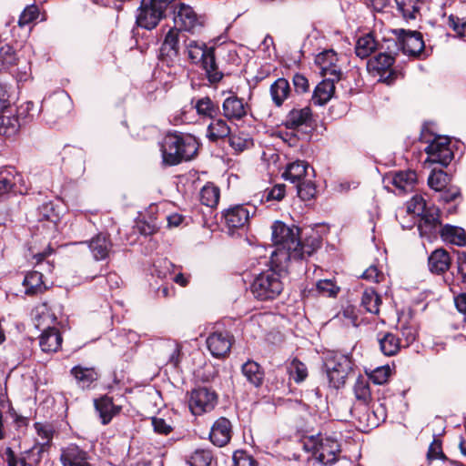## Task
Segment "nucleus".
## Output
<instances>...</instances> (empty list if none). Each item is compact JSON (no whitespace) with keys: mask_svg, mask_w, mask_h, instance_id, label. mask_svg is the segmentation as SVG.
<instances>
[{"mask_svg":"<svg viewBox=\"0 0 466 466\" xmlns=\"http://www.w3.org/2000/svg\"><path fill=\"white\" fill-rule=\"evenodd\" d=\"M70 374L76 380L78 387L83 390H89L92 384L99 379V373L94 367L86 368L76 365L70 370Z\"/></svg>","mask_w":466,"mask_h":466,"instance_id":"bb28decb","label":"nucleus"},{"mask_svg":"<svg viewBox=\"0 0 466 466\" xmlns=\"http://www.w3.org/2000/svg\"><path fill=\"white\" fill-rule=\"evenodd\" d=\"M187 50L190 63H200V66L205 71L210 84H217L222 80L224 74L218 69L215 46L208 47L205 43L190 40L187 45Z\"/></svg>","mask_w":466,"mask_h":466,"instance_id":"20e7f679","label":"nucleus"},{"mask_svg":"<svg viewBox=\"0 0 466 466\" xmlns=\"http://www.w3.org/2000/svg\"><path fill=\"white\" fill-rule=\"evenodd\" d=\"M229 146L238 152H243L253 145V140L248 134L239 132L238 134H231L228 137Z\"/></svg>","mask_w":466,"mask_h":466,"instance_id":"3c124183","label":"nucleus"},{"mask_svg":"<svg viewBox=\"0 0 466 466\" xmlns=\"http://www.w3.org/2000/svg\"><path fill=\"white\" fill-rule=\"evenodd\" d=\"M391 370L389 365L378 367L368 374L369 380L377 385H382L386 383L389 380Z\"/></svg>","mask_w":466,"mask_h":466,"instance_id":"bf43d9fd","label":"nucleus"},{"mask_svg":"<svg viewBox=\"0 0 466 466\" xmlns=\"http://www.w3.org/2000/svg\"><path fill=\"white\" fill-rule=\"evenodd\" d=\"M378 340L385 356H394L400 350V339L391 332H380Z\"/></svg>","mask_w":466,"mask_h":466,"instance_id":"ea45409f","label":"nucleus"},{"mask_svg":"<svg viewBox=\"0 0 466 466\" xmlns=\"http://www.w3.org/2000/svg\"><path fill=\"white\" fill-rule=\"evenodd\" d=\"M43 274L38 271H29L25 274L23 280V286L25 289V293L28 296L41 294L46 290L43 280Z\"/></svg>","mask_w":466,"mask_h":466,"instance_id":"c9c22d12","label":"nucleus"},{"mask_svg":"<svg viewBox=\"0 0 466 466\" xmlns=\"http://www.w3.org/2000/svg\"><path fill=\"white\" fill-rule=\"evenodd\" d=\"M70 99L66 96L55 98L51 101L52 114L56 118H62L70 111Z\"/></svg>","mask_w":466,"mask_h":466,"instance_id":"6e6d98bb","label":"nucleus"},{"mask_svg":"<svg viewBox=\"0 0 466 466\" xmlns=\"http://www.w3.org/2000/svg\"><path fill=\"white\" fill-rule=\"evenodd\" d=\"M218 393L208 387H198L190 392L188 407L194 416L212 411L218 404Z\"/></svg>","mask_w":466,"mask_h":466,"instance_id":"9b49d317","label":"nucleus"},{"mask_svg":"<svg viewBox=\"0 0 466 466\" xmlns=\"http://www.w3.org/2000/svg\"><path fill=\"white\" fill-rule=\"evenodd\" d=\"M294 187L298 197L303 201H308L314 198L317 194V187L315 183L309 179H304L295 184Z\"/></svg>","mask_w":466,"mask_h":466,"instance_id":"8fccbe9b","label":"nucleus"},{"mask_svg":"<svg viewBox=\"0 0 466 466\" xmlns=\"http://www.w3.org/2000/svg\"><path fill=\"white\" fill-rule=\"evenodd\" d=\"M220 189L213 183H207L200 190V202L209 208H216L219 202Z\"/></svg>","mask_w":466,"mask_h":466,"instance_id":"37998d69","label":"nucleus"},{"mask_svg":"<svg viewBox=\"0 0 466 466\" xmlns=\"http://www.w3.org/2000/svg\"><path fill=\"white\" fill-rule=\"evenodd\" d=\"M233 342V335L227 330L215 331L209 334L206 340L211 355L218 359L225 358L229 354Z\"/></svg>","mask_w":466,"mask_h":466,"instance_id":"dca6fc26","label":"nucleus"},{"mask_svg":"<svg viewBox=\"0 0 466 466\" xmlns=\"http://www.w3.org/2000/svg\"><path fill=\"white\" fill-rule=\"evenodd\" d=\"M338 55L332 50H325L319 53L315 58V64L319 68L320 73L325 77L333 79H341V69L337 65Z\"/></svg>","mask_w":466,"mask_h":466,"instance_id":"a211bd4d","label":"nucleus"},{"mask_svg":"<svg viewBox=\"0 0 466 466\" xmlns=\"http://www.w3.org/2000/svg\"><path fill=\"white\" fill-rule=\"evenodd\" d=\"M301 228L298 226H289L281 220H276L271 226V239L277 249L272 252L270 258L287 263L291 260L293 248L301 234Z\"/></svg>","mask_w":466,"mask_h":466,"instance_id":"7ed1b4c3","label":"nucleus"},{"mask_svg":"<svg viewBox=\"0 0 466 466\" xmlns=\"http://www.w3.org/2000/svg\"><path fill=\"white\" fill-rule=\"evenodd\" d=\"M319 452L317 459L323 465H331L339 459L340 452V444L332 438H324L319 440Z\"/></svg>","mask_w":466,"mask_h":466,"instance_id":"4be33fe9","label":"nucleus"},{"mask_svg":"<svg viewBox=\"0 0 466 466\" xmlns=\"http://www.w3.org/2000/svg\"><path fill=\"white\" fill-rule=\"evenodd\" d=\"M449 25L459 36H466V16L460 18L451 15L449 16Z\"/></svg>","mask_w":466,"mask_h":466,"instance_id":"338daca9","label":"nucleus"},{"mask_svg":"<svg viewBox=\"0 0 466 466\" xmlns=\"http://www.w3.org/2000/svg\"><path fill=\"white\" fill-rule=\"evenodd\" d=\"M176 0H141L136 16L138 27L153 30L167 17Z\"/></svg>","mask_w":466,"mask_h":466,"instance_id":"39448f33","label":"nucleus"},{"mask_svg":"<svg viewBox=\"0 0 466 466\" xmlns=\"http://www.w3.org/2000/svg\"><path fill=\"white\" fill-rule=\"evenodd\" d=\"M292 83L295 93L300 95L309 91V83L308 78L300 74L296 73L292 77Z\"/></svg>","mask_w":466,"mask_h":466,"instance_id":"774afa93","label":"nucleus"},{"mask_svg":"<svg viewBox=\"0 0 466 466\" xmlns=\"http://www.w3.org/2000/svg\"><path fill=\"white\" fill-rule=\"evenodd\" d=\"M39 112L40 109L35 105L34 102L26 101L17 106L16 113L15 115L19 120H21V125L25 126L32 122L34 117L37 116Z\"/></svg>","mask_w":466,"mask_h":466,"instance_id":"de8ad7c7","label":"nucleus"},{"mask_svg":"<svg viewBox=\"0 0 466 466\" xmlns=\"http://www.w3.org/2000/svg\"><path fill=\"white\" fill-rule=\"evenodd\" d=\"M323 360L329 386L337 390L343 388L349 374L353 370L351 359L337 351H329Z\"/></svg>","mask_w":466,"mask_h":466,"instance_id":"0eeeda50","label":"nucleus"},{"mask_svg":"<svg viewBox=\"0 0 466 466\" xmlns=\"http://www.w3.org/2000/svg\"><path fill=\"white\" fill-rule=\"evenodd\" d=\"M450 179V176L446 172L434 170L428 177V185L431 189L439 192L449 185Z\"/></svg>","mask_w":466,"mask_h":466,"instance_id":"864d4df0","label":"nucleus"},{"mask_svg":"<svg viewBox=\"0 0 466 466\" xmlns=\"http://www.w3.org/2000/svg\"><path fill=\"white\" fill-rule=\"evenodd\" d=\"M211 120L212 122L207 128V137L210 142L216 143L219 139H224L230 135L231 130L226 120L220 116Z\"/></svg>","mask_w":466,"mask_h":466,"instance_id":"e433bc0d","label":"nucleus"},{"mask_svg":"<svg viewBox=\"0 0 466 466\" xmlns=\"http://www.w3.org/2000/svg\"><path fill=\"white\" fill-rule=\"evenodd\" d=\"M35 327L41 332L57 329V318L48 307L47 302H43L35 309V315L34 317Z\"/></svg>","mask_w":466,"mask_h":466,"instance_id":"393cba45","label":"nucleus"},{"mask_svg":"<svg viewBox=\"0 0 466 466\" xmlns=\"http://www.w3.org/2000/svg\"><path fill=\"white\" fill-rule=\"evenodd\" d=\"M420 217L419 229L420 235H433L437 232L438 228L442 226L441 223V211L434 205L425 209V212L419 214Z\"/></svg>","mask_w":466,"mask_h":466,"instance_id":"5701e85b","label":"nucleus"},{"mask_svg":"<svg viewBox=\"0 0 466 466\" xmlns=\"http://www.w3.org/2000/svg\"><path fill=\"white\" fill-rule=\"evenodd\" d=\"M395 61V57L390 55L378 53L377 56L369 59L367 66L380 76L381 82L391 85L399 77L404 76L401 71L393 66Z\"/></svg>","mask_w":466,"mask_h":466,"instance_id":"f8f14e48","label":"nucleus"},{"mask_svg":"<svg viewBox=\"0 0 466 466\" xmlns=\"http://www.w3.org/2000/svg\"><path fill=\"white\" fill-rule=\"evenodd\" d=\"M256 207L248 204H238L230 206L222 211V222L229 234L235 230L248 228L250 218L256 213Z\"/></svg>","mask_w":466,"mask_h":466,"instance_id":"9d476101","label":"nucleus"},{"mask_svg":"<svg viewBox=\"0 0 466 466\" xmlns=\"http://www.w3.org/2000/svg\"><path fill=\"white\" fill-rule=\"evenodd\" d=\"M63 338L58 329H49L41 333L39 345L45 352H56L62 345Z\"/></svg>","mask_w":466,"mask_h":466,"instance_id":"f704fd0d","label":"nucleus"},{"mask_svg":"<svg viewBox=\"0 0 466 466\" xmlns=\"http://www.w3.org/2000/svg\"><path fill=\"white\" fill-rule=\"evenodd\" d=\"M191 103H194V108L202 119H215L221 115L218 103L213 101L208 96L193 98Z\"/></svg>","mask_w":466,"mask_h":466,"instance_id":"a878e982","label":"nucleus"},{"mask_svg":"<svg viewBox=\"0 0 466 466\" xmlns=\"http://www.w3.org/2000/svg\"><path fill=\"white\" fill-rule=\"evenodd\" d=\"M401 41V52L409 56L420 57L425 49L423 35L419 31L406 29L394 30Z\"/></svg>","mask_w":466,"mask_h":466,"instance_id":"ddd939ff","label":"nucleus"},{"mask_svg":"<svg viewBox=\"0 0 466 466\" xmlns=\"http://www.w3.org/2000/svg\"><path fill=\"white\" fill-rule=\"evenodd\" d=\"M151 425L154 431L159 435H168L174 431L172 421L168 422L167 420L160 417H152Z\"/></svg>","mask_w":466,"mask_h":466,"instance_id":"e2e57ef3","label":"nucleus"},{"mask_svg":"<svg viewBox=\"0 0 466 466\" xmlns=\"http://www.w3.org/2000/svg\"><path fill=\"white\" fill-rule=\"evenodd\" d=\"M287 272V263L270 258L268 268L256 276L250 285L254 298L260 301L276 299L283 291L282 279Z\"/></svg>","mask_w":466,"mask_h":466,"instance_id":"f257e3e1","label":"nucleus"},{"mask_svg":"<svg viewBox=\"0 0 466 466\" xmlns=\"http://www.w3.org/2000/svg\"><path fill=\"white\" fill-rule=\"evenodd\" d=\"M339 80L340 79L325 77V79L319 83L316 86L311 97L313 104L317 106L326 105L335 93V82Z\"/></svg>","mask_w":466,"mask_h":466,"instance_id":"c85d7f7f","label":"nucleus"},{"mask_svg":"<svg viewBox=\"0 0 466 466\" xmlns=\"http://www.w3.org/2000/svg\"><path fill=\"white\" fill-rule=\"evenodd\" d=\"M15 115L0 116V135L5 137H12L18 133L23 127Z\"/></svg>","mask_w":466,"mask_h":466,"instance_id":"c03bdc74","label":"nucleus"},{"mask_svg":"<svg viewBox=\"0 0 466 466\" xmlns=\"http://www.w3.org/2000/svg\"><path fill=\"white\" fill-rule=\"evenodd\" d=\"M93 404L99 421L104 426L108 425L123 410V406L116 404L114 398L108 394H103L94 399Z\"/></svg>","mask_w":466,"mask_h":466,"instance_id":"2eb2a0df","label":"nucleus"},{"mask_svg":"<svg viewBox=\"0 0 466 466\" xmlns=\"http://www.w3.org/2000/svg\"><path fill=\"white\" fill-rule=\"evenodd\" d=\"M429 207L430 206L427 205V202L422 196L415 195L408 203L407 208L409 213L418 216L419 214L425 212V209Z\"/></svg>","mask_w":466,"mask_h":466,"instance_id":"69168bd1","label":"nucleus"},{"mask_svg":"<svg viewBox=\"0 0 466 466\" xmlns=\"http://www.w3.org/2000/svg\"><path fill=\"white\" fill-rule=\"evenodd\" d=\"M15 187V175L9 170L0 172V197L13 192Z\"/></svg>","mask_w":466,"mask_h":466,"instance_id":"4d7b16f0","label":"nucleus"},{"mask_svg":"<svg viewBox=\"0 0 466 466\" xmlns=\"http://www.w3.org/2000/svg\"><path fill=\"white\" fill-rule=\"evenodd\" d=\"M85 243L88 245L96 260H105L112 252L113 243L108 233L99 232Z\"/></svg>","mask_w":466,"mask_h":466,"instance_id":"aec40b11","label":"nucleus"},{"mask_svg":"<svg viewBox=\"0 0 466 466\" xmlns=\"http://www.w3.org/2000/svg\"><path fill=\"white\" fill-rule=\"evenodd\" d=\"M382 300L373 288L366 289L361 297V306L367 312L378 315Z\"/></svg>","mask_w":466,"mask_h":466,"instance_id":"a19ab883","label":"nucleus"},{"mask_svg":"<svg viewBox=\"0 0 466 466\" xmlns=\"http://www.w3.org/2000/svg\"><path fill=\"white\" fill-rule=\"evenodd\" d=\"M318 293L323 297L335 298L340 290L336 282L331 279H320L316 283Z\"/></svg>","mask_w":466,"mask_h":466,"instance_id":"5fc2aeb1","label":"nucleus"},{"mask_svg":"<svg viewBox=\"0 0 466 466\" xmlns=\"http://www.w3.org/2000/svg\"><path fill=\"white\" fill-rule=\"evenodd\" d=\"M241 372L254 387L259 388L264 382V369L255 360H248L241 366Z\"/></svg>","mask_w":466,"mask_h":466,"instance_id":"2f4dec72","label":"nucleus"},{"mask_svg":"<svg viewBox=\"0 0 466 466\" xmlns=\"http://www.w3.org/2000/svg\"><path fill=\"white\" fill-rule=\"evenodd\" d=\"M451 259L444 248H437L428 258L429 269L433 274H443L451 267Z\"/></svg>","mask_w":466,"mask_h":466,"instance_id":"c756f323","label":"nucleus"},{"mask_svg":"<svg viewBox=\"0 0 466 466\" xmlns=\"http://www.w3.org/2000/svg\"><path fill=\"white\" fill-rule=\"evenodd\" d=\"M190 466H213L217 464L212 451L208 449H197L187 460Z\"/></svg>","mask_w":466,"mask_h":466,"instance_id":"79ce46f5","label":"nucleus"},{"mask_svg":"<svg viewBox=\"0 0 466 466\" xmlns=\"http://www.w3.org/2000/svg\"><path fill=\"white\" fill-rule=\"evenodd\" d=\"M39 15L38 6L35 5H27L21 13L18 19V25L23 27L37 19Z\"/></svg>","mask_w":466,"mask_h":466,"instance_id":"680f3d73","label":"nucleus"},{"mask_svg":"<svg viewBox=\"0 0 466 466\" xmlns=\"http://www.w3.org/2000/svg\"><path fill=\"white\" fill-rule=\"evenodd\" d=\"M198 151L197 138L178 131L168 132L161 145L163 163L169 167L191 160L198 155Z\"/></svg>","mask_w":466,"mask_h":466,"instance_id":"f03ea898","label":"nucleus"},{"mask_svg":"<svg viewBox=\"0 0 466 466\" xmlns=\"http://www.w3.org/2000/svg\"><path fill=\"white\" fill-rule=\"evenodd\" d=\"M420 141L428 144L424 151L429 161L447 167L453 159L450 137L433 134L427 124L421 127Z\"/></svg>","mask_w":466,"mask_h":466,"instance_id":"423d86ee","label":"nucleus"},{"mask_svg":"<svg viewBox=\"0 0 466 466\" xmlns=\"http://www.w3.org/2000/svg\"><path fill=\"white\" fill-rule=\"evenodd\" d=\"M232 461V466H258L257 460L245 450L235 451Z\"/></svg>","mask_w":466,"mask_h":466,"instance_id":"13d9d810","label":"nucleus"},{"mask_svg":"<svg viewBox=\"0 0 466 466\" xmlns=\"http://www.w3.org/2000/svg\"><path fill=\"white\" fill-rule=\"evenodd\" d=\"M170 14L174 15L173 29L177 32L185 31L190 34L198 33L206 24V15L198 14L195 9L185 3L176 0L175 7L171 8Z\"/></svg>","mask_w":466,"mask_h":466,"instance_id":"6e6552de","label":"nucleus"},{"mask_svg":"<svg viewBox=\"0 0 466 466\" xmlns=\"http://www.w3.org/2000/svg\"><path fill=\"white\" fill-rule=\"evenodd\" d=\"M317 118L318 116L313 113L309 106L293 107L286 115L282 125L287 129L311 137L318 127Z\"/></svg>","mask_w":466,"mask_h":466,"instance_id":"1a4fd4ad","label":"nucleus"},{"mask_svg":"<svg viewBox=\"0 0 466 466\" xmlns=\"http://www.w3.org/2000/svg\"><path fill=\"white\" fill-rule=\"evenodd\" d=\"M269 93L273 104L280 107L291 94L289 82L284 77L278 78L271 84Z\"/></svg>","mask_w":466,"mask_h":466,"instance_id":"473e14b6","label":"nucleus"},{"mask_svg":"<svg viewBox=\"0 0 466 466\" xmlns=\"http://www.w3.org/2000/svg\"><path fill=\"white\" fill-rule=\"evenodd\" d=\"M309 164L306 161L297 160L289 164L282 174L285 180L297 184L304 179L307 175Z\"/></svg>","mask_w":466,"mask_h":466,"instance_id":"58836bf2","label":"nucleus"},{"mask_svg":"<svg viewBox=\"0 0 466 466\" xmlns=\"http://www.w3.org/2000/svg\"><path fill=\"white\" fill-rule=\"evenodd\" d=\"M321 246L322 238L318 233L312 232L311 235L306 236L304 238L301 236V234H299V237L296 242V247L290 252L291 259L302 260L307 257H310L319 248H320Z\"/></svg>","mask_w":466,"mask_h":466,"instance_id":"f3484780","label":"nucleus"},{"mask_svg":"<svg viewBox=\"0 0 466 466\" xmlns=\"http://www.w3.org/2000/svg\"><path fill=\"white\" fill-rule=\"evenodd\" d=\"M378 51L381 54L390 55L395 57L401 51V41L397 36L394 38H383L380 44L378 43Z\"/></svg>","mask_w":466,"mask_h":466,"instance_id":"603ef678","label":"nucleus"},{"mask_svg":"<svg viewBox=\"0 0 466 466\" xmlns=\"http://www.w3.org/2000/svg\"><path fill=\"white\" fill-rule=\"evenodd\" d=\"M179 56V32L170 28L160 46L158 59L167 66H173Z\"/></svg>","mask_w":466,"mask_h":466,"instance_id":"4468645a","label":"nucleus"},{"mask_svg":"<svg viewBox=\"0 0 466 466\" xmlns=\"http://www.w3.org/2000/svg\"><path fill=\"white\" fill-rule=\"evenodd\" d=\"M417 179V173L408 169L396 172L391 177V184L396 187L397 194L404 195L413 190Z\"/></svg>","mask_w":466,"mask_h":466,"instance_id":"cd10ccee","label":"nucleus"},{"mask_svg":"<svg viewBox=\"0 0 466 466\" xmlns=\"http://www.w3.org/2000/svg\"><path fill=\"white\" fill-rule=\"evenodd\" d=\"M232 435L231 421L226 417H219L211 426L209 440L215 446L221 448L230 442Z\"/></svg>","mask_w":466,"mask_h":466,"instance_id":"6ab92c4d","label":"nucleus"},{"mask_svg":"<svg viewBox=\"0 0 466 466\" xmlns=\"http://www.w3.org/2000/svg\"><path fill=\"white\" fill-rule=\"evenodd\" d=\"M38 220L40 222H50L54 227H56L57 222L60 220V217L58 212L56 210L54 203L46 202L38 208Z\"/></svg>","mask_w":466,"mask_h":466,"instance_id":"09e8293b","label":"nucleus"},{"mask_svg":"<svg viewBox=\"0 0 466 466\" xmlns=\"http://www.w3.org/2000/svg\"><path fill=\"white\" fill-rule=\"evenodd\" d=\"M88 453L78 445L71 443L61 449L60 462L63 466H91Z\"/></svg>","mask_w":466,"mask_h":466,"instance_id":"412c9836","label":"nucleus"},{"mask_svg":"<svg viewBox=\"0 0 466 466\" xmlns=\"http://www.w3.org/2000/svg\"><path fill=\"white\" fill-rule=\"evenodd\" d=\"M290 375L296 383H300L308 377V370L306 365L295 358L290 366Z\"/></svg>","mask_w":466,"mask_h":466,"instance_id":"052dcab7","label":"nucleus"},{"mask_svg":"<svg viewBox=\"0 0 466 466\" xmlns=\"http://www.w3.org/2000/svg\"><path fill=\"white\" fill-rule=\"evenodd\" d=\"M369 380L360 375L353 387L355 398L365 405H368L372 400Z\"/></svg>","mask_w":466,"mask_h":466,"instance_id":"a18cd8bd","label":"nucleus"},{"mask_svg":"<svg viewBox=\"0 0 466 466\" xmlns=\"http://www.w3.org/2000/svg\"><path fill=\"white\" fill-rule=\"evenodd\" d=\"M439 234L441 238L445 242L458 247L466 245V232L461 227L445 224L439 229Z\"/></svg>","mask_w":466,"mask_h":466,"instance_id":"7c9ffc66","label":"nucleus"},{"mask_svg":"<svg viewBox=\"0 0 466 466\" xmlns=\"http://www.w3.org/2000/svg\"><path fill=\"white\" fill-rule=\"evenodd\" d=\"M377 50L378 42L372 33L359 37L355 45V54L361 59L369 57Z\"/></svg>","mask_w":466,"mask_h":466,"instance_id":"4c0bfd02","label":"nucleus"},{"mask_svg":"<svg viewBox=\"0 0 466 466\" xmlns=\"http://www.w3.org/2000/svg\"><path fill=\"white\" fill-rule=\"evenodd\" d=\"M439 192L440 200H442L445 203L453 202L457 198H461V188L454 185H448Z\"/></svg>","mask_w":466,"mask_h":466,"instance_id":"0e129e2a","label":"nucleus"},{"mask_svg":"<svg viewBox=\"0 0 466 466\" xmlns=\"http://www.w3.org/2000/svg\"><path fill=\"white\" fill-rule=\"evenodd\" d=\"M426 460L428 463H431L435 460H441L443 461H450L449 458L443 451L441 435H434L432 441L430 443Z\"/></svg>","mask_w":466,"mask_h":466,"instance_id":"49530a36","label":"nucleus"},{"mask_svg":"<svg viewBox=\"0 0 466 466\" xmlns=\"http://www.w3.org/2000/svg\"><path fill=\"white\" fill-rule=\"evenodd\" d=\"M396 9L405 21L415 20L420 15L423 0H394Z\"/></svg>","mask_w":466,"mask_h":466,"instance_id":"72a5a7b5","label":"nucleus"},{"mask_svg":"<svg viewBox=\"0 0 466 466\" xmlns=\"http://www.w3.org/2000/svg\"><path fill=\"white\" fill-rule=\"evenodd\" d=\"M248 105L236 95L227 97L222 103V115L228 121L241 120L247 116Z\"/></svg>","mask_w":466,"mask_h":466,"instance_id":"b1692460","label":"nucleus"}]
</instances>
